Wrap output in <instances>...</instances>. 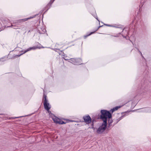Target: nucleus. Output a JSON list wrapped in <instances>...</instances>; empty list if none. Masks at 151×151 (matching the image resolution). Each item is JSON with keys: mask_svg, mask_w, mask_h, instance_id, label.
Returning <instances> with one entry per match:
<instances>
[{"mask_svg": "<svg viewBox=\"0 0 151 151\" xmlns=\"http://www.w3.org/2000/svg\"><path fill=\"white\" fill-rule=\"evenodd\" d=\"M84 122L87 124H89L91 123L92 121L91 118L88 115H86L84 116L83 117Z\"/></svg>", "mask_w": 151, "mask_h": 151, "instance_id": "obj_4", "label": "nucleus"}, {"mask_svg": "<svg viewBox=\"0 0 151 151\" xmlns=\"http://www.w3.org/2000/svg\"><path fill=\"white\" fill-rule=\"evenodd\" d=\"M103 25H102V26H99V27H98V28H97V29H96L95 30V31H94V32H95L96 31H97V30L99 29V28H100V27H103Z\"/></svg>", "mask_w": 151, "mask_h": 151, "instance_id": "obj_29", "label": "nucleus"}, {"mask_svg": "<svg viewBox=\"0 0 151 151\" xmlns=\"http://www.w3.org/2000/svg\"><path fill=\"white\" fill-rule=\"evenodd\" d=\"M75 65H78L82 64V60L80 58H75Z\"/></svg>", "mask_w": 151, "mask_h": 151, "instance_id": "obj_7", "label": "nucleus"}, {"mask_svg": "<svg viewBox=\"0 0 151 151\" xmlns=\"http://www.w3.org/2000/svg\"><path fill=\"white\" fill-rule=\"evenodd\" d=\"M113 121L114 123L112 126V127H113L114 125H115L118 122V121H117V120H116V119H114Z\"/></svg>", "mask_w": 151, "mask_h": 151, "instance_id": "obj_21", "label": "nucleus"}, {"mask_svg": "<svg viewBox=\"0 0 151 151\" xmlns=\"http://www.w3.org/2000/svg\"><path fill=\"white\" fill-rule=\"evenodd\" d=\"M63 56H65V55H63Z\"/></svg>", "mask_w": 151, "mask_h": 151, "instance_id": "obj_40", "label": "nucleus"}, {"mask_svg": "<svg viewBox=\"0 0 151 151\" xmlns=\"http://www.w3.org/2000/svg\"><path fill=\"white\" fill-rule=\"evenodd\" d=\"M96 18V19H97V20L98 21H99H99L98 19V17H97Z\"/></svg>", "mask_w": 151, "mask_h": 151, "instance_id": "obj_35", "label": "nucleus"}, {"mask_svg": "<svg viewBox=\"0 0 151 151\" xmlns=\"http://www.w3.org/2000/svg\"><path fill=\"white\" fill-rule=\"evenodd\" d=\"M127 113V112H122V114H124V113Z\"/></svg>", "mask_w": 151, "mask_h": 151, "instance_id": "obj_36", "label": "nucleus"}, {"mask_svg": "<svg viewBox=\"0 0 151 151\" xmlns=\"http://www.w3.org/2000/svg\"><path fill=\"white\" fill-rule=\"evenodd\" d=\"M59 121H58V124H65L66 123V122L63 121L61 120L60 119H59Z\"/></svg>", "mask_w": 151, "mask_h": 151, "instance_id": "obj_14", "label": "nucleus"}, {"mask_svg": "<svg viewBox=\"0 0 151 151\" xmlns=\"http://www.w3.org/2000/svg\"><path fill=\"white\" fill-rule=\"evenodd\" d=\"M42 101H44V103H47V102H48L47 97L46 95L45 94L44 92L43 93Z\"/></svg>", "mask_w": 151, "mask_h": 151, "instance_id": "obj_9", "label": "nucleus"}, {"mask_svg": "<svg viewBox=\"0 0 151 151\" xmlns=\"http://www.w3.org/2000/svg\"><path fill=\"white\" fill-rule=\"evenodd\" d=\"M32 50H33L32 49V47H30L28 49H27L23 53H21L20 54H19V55H14L11 58V59H14V58H16L17 57H19L21 55H22L23 54H24V53H25L26 52H27L29 51H30Z\"/></svg>", "mask_w": 151, "mask_h": 151, "instance_id": "obj_5", "label": "nucleus"}, {"mask_svg": "<svg viewBox=\"0 0 151 151\" xmlns=\"http://www.w3.org/2000/svg\"><path fill=\"white\" fill-rule=\"evenodd\" d=\"M1 31V30H0V31Z\"/></svg>", "mask_w": 151, "mask_h": 151, "instance_id": "obj_42", "label": "nucleus"}, {"mask_svg": "<svg viewBox=\"0 0 151 151\" xmlns=\"http://www.w3.org/2000/svg\"><path fill=\"white\" fill-rule=\"evenodd\" d=\"M101 114L98 115V119H101L103 122L107 123L108 118L112 117L111 113L109 111L106 110L102 109L100 111Z\"/></svg>", "mask_w": 151, "mask_h": 151, "instance_id": "obj_1", "label": "nucleus"}, {"mask_svg": "<svg viewBox=\"0 0 151 151\" xmlns=\"http://www.w3.org/2000/svg\"><path fill=\"white\" fill-rule=\"evenodd\" d=\"M55 0H51L47 4L46 7L47 8V10H48L50 8L52 4L53 3Z\"/></svg>", "mask_w": 151, "mask_h": 151, "instance_id": "obj_10", "label": "nucleus"}, {"mask_svg": "<svg viewBox=\"0 0 151 151\" xmlns=\"http://www.w3.org/2000/svg\"><path fill=\"white\" fill-rule=\"evenodd\" d=\"M32 50H33L32 49V47H30L28 49H27L23 53H21L20 54H19V55H14L11 58V59H14V58H16L17 57H19L21 55H22L23 54H24V53H25L26 52H27L29 51H30Z\"/></svg>", "mask_w": 151, "mask_h": 151, "instance_id": "obj_6", "label": "nucleus"}, {"mask_svg": "<svg viewBox=\"0 0 151 151\" xmlns=\"http://www.w3.org/2000/svg\"><path fill=\"white\" fill-rule=\"evenodd\" d=\"M24 116H19V117H12L11 118V119H16V118H20V117H23Z\"/></svg>", "mask_w": 151, "mask_h": 151, "instance_id": "obj_28", "label": "nucleus"}, {"mask_svg": "<svg viewBox=\"0 0 151 151\" xmlns=\"http://www.w3.org/2000/svg\"><path fill=\"white\" fill-rule=\"evenodd\" d=\"M111 118L112 117H110V118H108L107 121L108 122V123L112 124V123L113 122V120Z\"/></svg>", "mask_w": 151, "mask_h": 151, "instance_id": "obj_15", "label": "nucleus"}, {"mask_svg": "<svg viewBox=\"0 0 151 151\" xmlns=\"http://www.w3.org/2000/svg\"><path fill=\"white\" fill-rule=\"evenodd\" d=\"M3 59V58H0V61H4V60H1Z\"/></svg>", "mask_w": 151, "mask_h": 151, "instance_id": "obj_33", "label": "nucleus"}, {"mask_svg": "<svg viewBox=\"0 0 151 151\" xmlns=\"http://www.w3.org/2000/svg\"><path fill=\"white\" fill-rule=\"evenodd\" d=\"M137 48V50H138V52H139V51H140V50H139V49H138V48Z\"/></svg>", "mask_w": 151, "mask_h": 151, "instance_id": "obj_37", "label": "nucleus"}, {"mask_svg": "<svg viewBox=\"0 0 151 151\" xmlns=\"http://www.w3.org/2000/svg\"><path fill=\"white\" fill-rule=\"evenodd\" d=\"M107 123L103 122L97 129L96 133L99 134H102L107 128Z\"/></svg>", "mask_w": 151, "mask_h": 151, "instance_id": "obj_3", "label": "nucleus"}, {"mask_svg": "<svg viewBox=\"0 0 151 151\" xmlns=\"http://www.w3.org/2000/svg\"><path fill=\"white\" fill-rule=\"evenodd\" d=\"M121 34L120 33H119L116 34L115 35H111V36H114L116 37H118L119 36V35Z\"/></svg>", "mask_w": 151, "mask_h": 151, "instance_id": "obj_26", "label": "nucleus"}, {"mask_svg": "<svg viewBox=\"0 0 151 151\" xmlns=\"http://www.w3.org/2000/svg\"><path fill=\"white\" fill-rule=\"evenodd\" d=\"M32 47L33 50H35V49H40L41 48H44V47L42 46H34Z\"/></svg>", "mask_w": 151, "mask_h": 151, "instance_id": "obj_11", "label": "nucleus"}, {"mask_svg": "<svg viewBox=\"0 0 151 151\" xmlns=\"http://www.w3.org/2000/svg\"><path fill=\"white\" fill-rule=\"evenodd\" d=\"M52 49L54 50L55 51H56V52H57V50H59V49H57V48H54V49Z\"/></svg>", "mask_w": 151, "mask_h": 151, "instance_id": "obj_31", "label": "nucleus"}, {"mask_svg": "<svg viewBox=\"0 0 151 151\" xmlns=\"http://www.w3.org/2000/svg\"><path fill=\"white\" fill-rule=\"evenodd\" d=\"M94 33V32H91L88 34H87L86 35H84V37L85 38H86L87 37L91 35L92 34H93Z\"/></svg>", "mask_w": 151, "mask_h": 151, "instance_id": "obj_17", "label": "nucleus"}, {"mask_svg": "<svg viewBox=\"0 0 151 151\" xmlns=\"http://www.w3.org/2000/svg\"><path fill=\"white\" fill-rule=\"evenodd\" d=\"M121 107V106H116L114 107L115 111H116L118 109Z\"/></svg>", "mask_w": 151, "mask_h": 151, "instance_id": "obj_24", "label": "nucleus"}, {"mask_svg": "<svg viewBox=\"0 0 151 151\" xmlns=\"http://www.w3.org/2000/svg\"><path fill=\"white\" fill-rule=\"evenodd\" d=\"M75 58H70L69 60H70V62L75 65Z\"/></svg>", "mask_w": 151, "mask_h": 151, "instance_id": "obj_16", "label": "nucleus"}, {"mask_svg": "<svg viewBox=\"0 0 151 151\" xmlns=\"http://www.w3.org/2000/svg\"><path fill=\"white\" fill-rule=\"evenodd\" d=\"M64 59H65V60H68V59H65V58H64Z\"/></svg>", "mask_w": 151, "mask_h": 151, "instance_id": "obj_39", "label": "nucleus"}, {"mask_svg": "<svg viewBox=\"0 0 151 151\" xmlns=\"http://www.w3.org/2000/svg\"><path fill=\"white\" fill-rule=\"evenodd\" d=\"M43 105L45 109L46 110H49L51 108V105L48 102L47 103H43Z\"/></svg>", "mask_w": 151, "mask_h": 151, "instance_id": "obj_8", "label": "nucleus"}, {"mask_svg": "<svg viewBox=\"0 0 151 151\" xmlns=\"http://www.w3.org/2000/svg\"><path fill=\"white\" fill-rule=\"evenodd\" d=\"M91 122V128L92 129H94V122Z\"/></svg>", "mask_w": 151, "mask_h": 151, "instance_id": "obj_27", "label": "nucleus"}, {"mask_svg": "<svg viewBox=\"0 0 151 151\" xmlns=\"http://www.w3.org/2000/svg\"><path fill=\"white\" fill-rule=\"evenodd\" d=\"M116 120H117V121H118V122L119 121H120V120L119 119V118L117 119H116Z\"/></svg>", "mask_w": 151, "mask_h": 151, "instance_id": "obj_34", "label": "nucleus"}, {"mask_svg": "<svg viewBox=\"0 0 151 151\" xmlns=\"http://www.w3.org/2000/svg\"><path fill=\"white\" fill-rule=\"evenodd\" d=\"M38 15V14H36L32 16H31L27 18L17 20L14 22L12 24L11 26H16L18 27H19V25L22 24L24 22H25L29 19L34 18Z\"/></svg>", "mask_w": 151, "mask_h": 151, "instance_id": "obj_2", "label": "nucleus"}, {"mask_svg": "<svg viewBox=\"0 0 151 151\" xmlns=\"http://www.w3.org/2000/svg\"><path fill=\"white\" fill-rule=\"evenodd\" d=\"M46 32L45 29H44L42 31L38 30V32L40 34H44Z\"/></svg>", "mask_w": 151, "mask_h": 151, "instance_id": "obj_12", "label": "nucleus"}, {"mask_svg": "<svg viewBox=\"0 0 151 151\" xmlns=\"http://www.w3.org/2000/svg\"><path fill=\"white\" fill-rule=\"evenodd\" d=\"M119 119L120 121L121 119V118L119 117Z\"/></svg>", "mask_w": 151, "mask_h": 151, "instance_id": "obj_38", "label": "nucleus"}, {"mask_svg": "<svg viewBox=\"0 0 151 151\" xmlns=\"http://www.w3.org/2000/svg\"><path fill=\"white\" fill-rule=\"evenodd\" d=\"M30 32V30H29V32Z\"/></svg>", "mask_w": 151, "mask_h": 151, "instance_id": "obj_41", "label": "nucleus"}, {"mask_svg": "<svg viewBox=\"0 0 151 151\" xmlns=\"http://www.w3.org/2000/svg\"><path fill=\"white\" fill-rule=\"evenodd\" d=\"M115 111V110L114 109V108H113V109H111L109 111L110 112V113L111 112V113H112L114 111Z\"/></svg>", "mask_w": 151, "mask_h": 151, "instance_id": "obj_25", "label": "nucleus"}, {"mask_svg": "<svg viewBox=\"0 0 151 151\" xmlns=\"http://www.w3.org/2000/svg\"><path fill=\"white\" fill-rule=\"evenodd\" d=\"M104 24L105 25H106V26H108V27H116V28H119V27L114 26H113L112 25H109V24Z\"/></svg>", "mask_w": 151, "mask_h": 151, "instance_id": "obj_20", "label": "nucleus"}, {"mask_svg": "<svg viewBox=\"0 0 151 151\" xmlns=\"http://www.w3.org/2000/svg\"><path fill=\"white\" fill-rule=\"evenodd\" d=\"M64 120H66L65 122H66V123H69L70 122H73L75 121L74 120H70L69 119H64Z\"/></svg>", "mask_w": 151, "mask_h": 151, "instance_id": "obj_18", "label": "nucleus"}, {"mask_svg": "<svg viewBox=\"0 0 151 151\" xmlns=\"http://www.w3.org/2000/svg\"><path fill=\"white\" fill-rule=\"evenodd\" d=\"M125 115H126V114H124V115H122V116L120 117L121 118V119H122Z\"/></svg>", "mask_w": 151, "mask_h": 151, "instance_id": "obj_30", "label": "nucleus"}, {"mask_svg": "<svg viewBox=\"0 0 151 151\" xmlns=\"http://www.w3.org/2000/svg\"><path fill=\"white\" fill-rule=\"evenodd\" d=\"M139 52L140 53L141 55V56L142 57H143V56L142 54V52H141L140 51H139Z\"/></svg>", "mask_w": 151, "mask_h": 151, "instance_id": "obj_32", "label": "nucleus"}, {"mask_svg": "<svg viewBox=\"0 0 151 151\" xmlns=\"http://www.w3.org/2000/svg\"><path fill=\"white\" fill-rule=\"evenodd\" d=\"M91 119L92 121L91 122H96V119L94 117H92Z\"/></svg>", "mask_w": 151, "mask_h": 151, "instance_id": "obj_22", "label": "nucleus"}, {"mask_svg": "<svg viewBox=\"0 0 151 151\" xmlns=\"http://www.w3.org/2000/svg\"><path fill=\"white\" fill-rule=\"evenodd\" d=\"M52 119L54 122L56 124H58L59 121H58V119H59L58 118L56 117L55 118H52Z\"/></svg>", "mask_w": 151, "mask_h": 151, "instance_id": "obj_13", "label": "nucleus"}, {"mask_svg": "<svg viewBox=\"0 0 151 151\" xmlns=\"http://www.w3.org/2000/svg\"><path fill=\"white\" fill-rule=\"evenodd\" d=\"M108 125L107 127V129L108 130H109L110 129H109V128L111 126H112V127H112L113 125H112V124L111 123H108Z\"/></svg>", "mask_w": 151, "mask_h": 151, "instance_id": "obj_19", "label": "nucleus"}, {"mask_svg": "<svg viewBox=\"0 0 151 151\" xmlns=\"http://www.w3.org/2000/svg\"><path fill=\"white\" fill-rule=\"evenodd\" d=\"M48 111V113H49V115H50V116H51V115H53V116H55V115L52 114V113H51V111H50L49 110H47Z\"/></svg>", "mask_w": 151, "mask_h": 151, "instance_id": "obj_23", "label": "nucleus"}]
</instances>
